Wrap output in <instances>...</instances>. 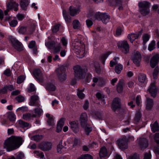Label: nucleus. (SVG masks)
I'll return each mask as SVG.
<instances>
[{
	"instance_id": "40",
	"label": "nucleus",
	"mask_w": 159,
	"mask_h": 159,
	"mask_svg": "<svg viewBox=\"0 0 159 159\" xmlns=\"http://www.w3.org/2000/svg\"><path fill=\"white\" fill-rule=\"evenodd\" d=\"M111 53L110 52H107L106 54L102 55L101 57V61L103 64L104 65L105 61L108 56L111 54Z\"/></svg>"
},
{
	"instance_id": "15",
	"label": "nucleus",
	"mask_w": 159,
	"mask_h": 159,
	"mask_svg": "<svg viewBox=\"0 0 159 159\" xmlns=\"http://www.w3.org/2000/svg\"><path fill=\"white\" fill-rule=\"evenodd\" d=\"M39 99V98L38 96L36 95L32 96L30 97V100L29 102L30 105L32 106H34L37 107H39L40 104L37 102Z\"/></svg>"
},
{
	"instance_id": "23",
	"label": "nucleus",
	"mask_w": 159,
	"mask_h": 159,
	"mask_svg": "<svg viewBox=\"0 0 159 159\" xmlns=\"http://www.w3.org/2000/svg\"><path fill=\"white\" fill-rule=\"evenodd\" d=\"M124 81L121 80H120L116 85V89L119 93H121L123 89V86L124 85Z\"/></svg>"
},
{
	"instance_id": "2",
	"label": "nucleus",
	"mask_w": 159,
	"mask_h": 159,
	"mask_svg": "<svg viewBox=\"0 0 159 159\" xmlns=\"http://www.w3.org/2000/svg\"><path fill=\"white\" fill-rule=\"evenodd\" d=\"M88 16L91 19L93 17H94L98 20H102L104 24H106L108 23L110 19V16L107 13H101L100 12H98L95 13L94 11H89Z\"/></svg>"
},
{
	"instance_id": "19",
	"label": "nucleus",
	"mask_w": 159,
	"mask_h": 159,
	"mask_svg": "<svg viewBox=\"0 0 159 159\" xmlns=\"http://www.w3.org/2000/svg\"><path fill=\"white\" fill-rule=\"evenodd\" d=\"M19 5L16 2H9L7 4V6L8 9H13L15 11H17L18 10Z\"/></svg>"
},
{
	"instance_id": "30",
	"label": "nucleus",
	"mask_w": 159,
	"mask_h": 159,
	"mask_svg": "<svg viewBox=\"0 0 159 159\" xmlns=\"http://www.w3.org/2000/svg\"><path fill=\"white\" fill-rule=\"evenodd\" d=\"M81 127L84 129L85 134L88 135L92 130V128L90 127V125L88 123L85 124L84 126Z\"/></svg>"
},
{
	"instance_id": "18",
	"label": "nucleus",
	"mask_w": 159,
	"mask_h": 159,
	"mask_svg": "<svg viewBox=\"0 0 159 159\" xmlns=\"http://www.w3.org/2000/svg\"><path fill=\"white\" fill-rule=\"evenodd\" d=\"M88 120V116L87 113L86 112L82 113L80 116V119L81 126H84L85 125L88 123H87Z\"/></svg>"
},
{
	"instance_id": "34",
	"label": "nucleus",
	"mask_w": 159,
	"mask_h": 159,
	"mask_svg": "<svg viewBox=\"0 0 159 159\" xmlns=\"http://www.w3.org/2000/svg\"><path fill=\"white\" fill-rule=\"evenodd\" d=\"M46 89L49 92L54 91L56 89L55 86L53 84H47Z\"/></svg>"
},
{
	"instance_id": "11",
	"label": "nucleus",
	"mask_w": 159,
	"mask_h": 159,
	"mask_svg": "<svg viewBox=\"0 0 159 159\" xmlns=\"http://www.w3.org/2000/svg\"><path fill=\"white\" fill-rule=\"evenodd\" d=\"M52 144L49 142H42L39 145V148L43 151H47L52 148Z\"/></svg>"
},
{
	"instance_id": "63",
	"label": "nucleus",
	"mask_w": 159,
	"mask_h": 159,
	"mask_svg": "<svg viewBox=\"0 0 159 159\" xmlns=\"http://www.w3.org/2000/svg\"><path fill=\"white\" fill-rule=\"evenodd\" d=\"M95 71L97 73L99 74L101 71L100 66L98 64H97L95 66Z\"/></svg>"
},
{
	"instance_id": "12",
	"label": "nucleus",
	"mask_w": 159,
	"mask_h": 159,
	"mask_svg": "<svg viewBox=\"0 0 159 159\" xmlns=\"http://www.w3.org/2000/svg\"><path fill=\"white\" fill-rule=\"evenodd\" d=\"M11 42L13 47L18 51L23 50V47L21 43L15 39H12Z\"/></svg>"
},
{
	"instance_id": "26",
	"label": "nucleus",
	"mask_w": 159,
	"mask_h": 159,
	"mask_svg": "<svg viewBox=\"0 0 159 159\" xmlns=\"http://www.w3.org/2000/svg\"><path fill=\"white\" fill-rule=\"evenodd\" d=\"M35 115L31 114L30 113H26L23 115V118L26 120H29L31 119L32 117H35Z\"/></svg>"
},
{
	"instance_id": "50",
	"label": "nucleus",
	"mask_w": 159,
	"mask_h": 159,
	"mask_svg": "<svg viewBox=\"0 0 159 159\" xmlns=\"http://www.w3.org/2000/svg\"><path fill=\"white\" fill-rule=\"evenodd\" d=\"M77 159H93L92 157L89 154H85L81 156Z\"/></svg>"
},
{
	"instance_id": "29",
	"label": "nucleus",
	"mask_w": 159,
	"mask_h": 159,
	"mask_svg": "<svg viewBox=\"0 0 159 159\" xmlns=\"http://www.w3.org/2000/svg\"><path fill=\"white\" fill-rule=\"evenodd\" d=\"M107 151L106 148L105 147H102L100 149L99 153L100 157H104L107 155Z\"/></svg>"
},
{
	"instance_id": "45",
	"label": "nucleus",
	"mask_w": 159,
	"mask_h": 159,
	"mask_svg": "<svg viewBox=\"0 0 159 159\" xmlns=\"http://www.w3.org/2000/svg\"><path fill=\"white\" fill-rule=\"evenodd\" d=\"M155 41L152 40L149 44L148 47V49L149 51H152L155 48Z\"/></svg>"
},
{
	"instance_id": "16",
	"label": "nucleus",
	"mask_w": 159,
	"mask_h": 159,
	"mask_svg": "<svg viewBox=\"0 0 159 159\" xmlns=\"http://www.w3.org/2000/svg\"><path fill=\"white\" fill-rule=\"evenodd\" d=\"M159 59V55L157 54L154 55L151 58L150 61V65L152 68H154L158 63Z\"/></svg>"
},
{
	"instance_id": "5",
	"label": "nucleus",
	"mask_w": 159,
	"mask_h": 159,
	"mask_svg": "<svg viewBox=\"0 0 159 159\" xmlns=\"http://www.w3.org/2000/svg\"><path fill=\"white\" fill-rule=\"evenodd\" d=\"M72 49L76 51L77 54H82L84 50V45L81 41L76 42L73 44Z\"/></svg>"
},
{
	"instance_id": "41",
	"label": "nucleus",
	"mask_w": 159,
	"mask_h": 159,
	"mask_svg": "<svg viewBox=\"0 0 159 159\" xmlns=\"http://www.w3.org/2000/svg\"><path fill=\"white\" fill-rule=\"evenodd\" d=\"M73 27L74 29H77L80 26V24L79 21L78 20H74L72 23Z\"/></svg>"
},
{
	"instance_id": "17",
	"label": "nucleus",
	"mask_w": 159,
	"mask_h": 159,
	"mask_svg": "<svg viewBox=\"0 0 159 159\" xmlns=\"http://www.w3.org/2000/svg\"><path fill=\"white\" fill-rule=\"evenodd\" d=\"M148 91L150 94L151 96L154 98L156 96L157 90L156 88L154 83H152L148 89Z\"/></svg>"
},
{
	"instance_id": "57",
	"label": "nucleus",
	"mask_w": 159,
	"mask_h": 159,
	"mask_svg": "<svg viewBox=\"0 0 159 159\" xmlns=\"http://www.w3.org/2000/svg\"><path fill=\"white\" fill-rule=\"evenodd\" d=\"M128 159H139V156L136 153L129 156Z\"/></svg>"
},
{
	"instance_id": "8",
	"label": "nucleus",
	"mask_w": 159,
	"mask_h": 159,
	"mask_svg": "<svg viewBox=\"0 0 159 159\" xmlns=\"http://www.w3.org/2000/svg\"><path fill=\"white\" fill-rule=\"evenodd\" d=\"M128 139L125 137L119 139L117 140L118 145L121 150H124L127 148Z\"/></svg>"
},
{
	"instance_id": "33",
	"label": "nucleus",
	"mask_w": 159,
	"mask_h": 159,
	"mask_svg": "<svg viewBox=\"0 0 159 159\" xmlns=\"http://www.w3.org/2000/svg\"><path fill=\"white\" fill-rule=\"evenodd\" d=\"M38 107V108H35L34 109L35 114H33V115H35L36 117L37 116H40L43 112L42 109L39 107Z\"/></svg>"
},
{
	"instance_id": "13",
	"label": "nucleus",
	"mask_w": 159,
	"mask_h": 159,
	"mask_svg": "<svg viewBox=\"0 0 159 159\" xmlns=\"http://www.w3.org/2000/svg\"><path fill=\"white\" fill-rule=\"evenodd\" d=\"M120 100L118 98H115L113 101L112 107L113 111L115 112L120 108Z\"/></svg>"
},
{
	"instance_id": "59",
	"label": "nucleus",
	"mask_w": 159,
	"mask_h": 159,
	"mask_svg": "<svg viewBox=\"0 0 159 159\" xmlns=\"http://www.w3.org/2000/svg\"><path fill=\"white\" fill-rule=\"evenodd\" d=\"M36 46V43L34 41H31L28 45V47L30 48H32Z\"/></svg>"
},
{
	"instance_id": "21",
	"label": "nucleus",
	"mask_w": 159,
	"mask_h": 159,
	"mask_svg": "<svg viewBox=\"0 0 159 159\" xmlns=\"http://www.w3.org/2000/svg\"><path fill=\"white\" fill-rule=\"evenodd\" d=\"M72 129L75 133H77L79 130L78 123L75 121H73L70 123Z\"/></svg>"
},
{
	"instance_id": "39",
	"label": "nucleus",
	"mask_w": 159,
	"mask_h": 159,
	"mask_svg": "<svg viewBox=\"0 0 159 159\" xmlns=\"http://www.w3.org/2000/svg\"><path fill=\"white\" fill-rule=\"evenodd\" d=\"M146 78L145 75L143 74H140L139 75L138 80L139 82L142 83L144 82Z\"/></svg>"
},
{
	"instance_id": "36",
	"label": "nucleus",
	"mask_w": 159,
	"mask_h": 159,
	"mask_svg": "<svg viewBox=\"0 0 159 159\" xmlns=\"http://www.w3.org/2000/svg\"><path fill=\"white\" fill-rule=\"evenodd\" d=\"M45 45L49 49H52L55 47V42L54 41L48 42L45 43Z\"/></svg>"
},
{
	"instance_id": "61",
	"label": "nucleus",
	"mask_w": 159,
	"mask_h": 159,
	"mask_svg": "<svg viewBox=\"0 0 159 159\" xmlns=\"http://www.w3.org/2000/svg\"><path fill=\"white\" fill-rule=\"evenodd\" d=\"M17 21L16 20H13L9 22L10 25L12 27H15L17 24Z\"/></svg>"
},
{
	"instance_id": "1",
	"label": "nucleus",
	"mask_w": 159,
	"mask_h": 159,
	"mask_svg": "<svg viewBox=\"0 0 159 159\" xmlns=\"http://www.w3.org/2000/svg\"><path fill=\"white\" fill-rule=\"evenodd\" d=\"M22 143V138L12 136L5 141L4 148H6L8 151H10L19 148Z\"/></svg>"
},
{
	"instance_id": "60",
	"label": "nucleus",
	"mask_w": 159,
	"mask_h": 159,
	"mask_svg": "<svg viewBox=\"0 0 159 159\" xmlns=\"http://www.w3.org/2000/svg\"><path fill=\"white\" fill-rule=\"evenodd\" d=\"M154 139L157 144H159V133H156L154 134Z\"/></svg>"
},
{
	"instance_id": "32",
	"label": "nucleus",
	"mask_w": 159,
	"mask_h": 159,
	"mask_svg": "<svg viewBox=\"0 0 159 159\" xmlns=\"http://www.w3.org/2000/svg\"><path fill=\"white\" fill-rule=\"evenodd\" d=\"M152 130L153 133L159 131V126L158 123L156 121L152 125Z\"/></svg>"
},
{
	"instance_id": "52",
	"label": "nucleus",
	"mask_w": 159,
	"mask_h": 159,
	"mask_svg": "<svg viewBox=\"0 0 159 159\" xmlns=\"http://www.w3.org/2000/svg\"><path fill=\"white\" fill-rule=\"evenodd\" d=\"M35 28V24H31L29 30V34L31 35L32 34L34 31Z\"/></svg>"
},
{
	"instance_id": "3",
	"label": "nucleus",
	"mask_w": 159,
	"mask_h": 159,
	"mask_svg": "<svg viewBox=\"0 0 159 159\" xmlns=\"http://www.w3.org/2000/svg\"><path fill=\"white\" fill-rule=\"evenodd\" d=\"M138 6L139 12L143 16H145L149 14L150 6L149 2L147 1L140 2L139 3Z\"/></svg>"
},
{
	"instance_id": "25",
	"label": "nucleus",
	"mask_w": 159,
	"mask_h": 159,
	"mask_svg": "<svg viewBox=\"0 0 159 159\" xmlns=\"http://www.w3.org/2000/svg\"><path fill=\"white\" fill-rule=\"evenodd\" d=\"M29 4V1L28 0H21L20 1V7L23 10H25L27 9Z\"/></svg>"
},
{
	"instance_id": "48",
	"label": "nucleus",
	"mask_w": 159,
	"mask_h": 159,
	"mask_svg": "<svg viewBox=\"0 0 159 159\" xmlns=\"http://www.w3.org/2000/svg\"><path fill=\"white\" fill-rule=\"evenodd\" d=\"M150 36V35L148 34L143 35V45H145L146 42L149 40Z\"/></svg>"
},
{
	"instance_id": "37",
	"label": "nucleus",
	"mask_w": 159,
	"mask_h": 159,
	"mask_svg": "<svg viewBox=\"0 0 159 159\" xmlns=\"http://www.w3.org/2000/svg\"><path fill=\"white\" fill-rule=\"evenodd\" d=\"M122 2L121 0H116V4L115 7L118 6V9L119 10H122L123 7L122 6Z\"/></svg>"
},
{
	"instance_id": "49",
	"label": "nucleus",
	"mask_w": 159,
	"mask_h": 159,
	"mask_svg": "<svg viewBox=\"0 0 159 159\" xmlns=\"http://www.w3.org/2000/svg\"><path fill=\"white\" fill-rule=\"evenodd\" d=\"M122 66L120 64L116 65L115 67V70L116 72L119 74L120 73L121 71L122 70Z\"/></svg>"
},
{
	"instance_id": "7",
	"label": "nucleus",
	"mask_w": 159,
	"mask_h": 159,
	"mask_svg": "<svg viewBox=\"0 0 159 159\" xmlns=\"http://www.w3.org/2000/svg\"><path fill=\"white\" fill-rule=\"evenodd\" d=\"M118 48L125 54H127L129 52V46L127 42L124 40L119 42L117 44Z\"/></svg>"
},
{
	"instance_id": "20",
	"label": "nucleus",
	"mask_w": 159,
	"mask_h": 159,
	"mask_svg": "<svg viewBox=\"0 0 159 159\" xmlns=\"http://www.w3.org/2000/svg\"><path fill=\"white\" fill-rule=\"evenodd\" d=\"M69 11L70 15L72 16H74L78 13H79L80 11V7H75L70 6L69 8Z\"/></svg>"
},
{
	"instance_id": "53",
	"label": "nucleus",
	"mask_w": 159,
	"mask_h": 159,
	"mask_svg": "<svg viewBox=\"0 0 159 159\" xmlns=\"http://www.w3.org/2000/svg\"><path fill=\"white\" fill-rule=\"evenodd\" d=\"M25 79V77L24 75H20L17 79V83L18 84H21L24 81Z\"/></svg>"
},
{
	"instance_id": "24",
	"label": "nucleus",
	"mask_w": 159,
	"mask_h": 159,
	"mask_svg": "<svg viewBox=\"0 0 159 159\" xmlns=\"http://www.w3.org/2000/svg\"><path fill=\"white\" fill-rule=\"evenodd\" d=\"M62 140H61L60 141L58 144L57 145V151L58 153H61L62 152H64V150H62L63 148H65V149H66V148L64 147L62 145Z\"/></svg>"
},
{
	"instance_id": "58",
	"label": "nucleus",
	"mask_w": 159,
	"mask_h": 159,
	"mask_svg": "<svg viewBox=\"0 0 159 159\" xmlns=\"http://www.w3.org/2000/svg\"><path fill=\"white\" fill-rule=\"evenodd\" d=\"M122 31V28L120 27H118L117 28L116 32V34L117 36L120 35L121 34Z\"/></svg>"
},
{
	"instance_id": "9",
	"label": "nucleus",
	"mask_w": 159,
	"mask_h": 159,
	"mask_svg": "<svg viewBox=\"0 0 159 159\" xmlns=\"http://www.w3.org/2000/svg\"><path fill=\"white\" fill-rule=\"evenodd\" d=\"M138 146L141 150H144L148 147V141L147 139L144 138H140L138 143Z\"/></svg>"
},
{
	"instance_id": "56",
	"label": "nucleus",
	"mask_w": 159,
	"mask_h": 159,
	"mask_svg": "<svg viewBox=\"0 0 159 159\" xmlns=\"http://www.w3.org/2000/svg\"><path fill=\"white\" fill-rule=\"evenodd\" d=\"M102 113L99 112H97L96 113L94 117L96 119L101 120L102 119Z\"/></svg>"
},
{
	"instance_id": "47",
	"label": "nucleus",
	"mask_w": 159,
	"mask_h": 159,
	"mask_svg": "<svg viewBox=\"0 0 159 159\" xmlns=\"http://www.w3.org/2000/svg\"><path fill=\"white\" fill-rule=\"evenodd\" d=\"M84 89L81 90H80L79 89L78 90L77 95L79 98L80 99H82L85 97V95L82 93V92L84 91Z\"/></svg>"
},
{
	"instance_id": "10",
	"label": "nucleus",
	"mask_w": 159,
	"mask_h": 159,
	"mask_svg": "<svg viewBox=\"0 0 159 159\" xmlns=\"http://www.w3.org/2000/svg\"><path fill=\"white\" fill-rule=\"evenodd\" d=\"M33 74L34 77L39 82L42 83L43 82L44 78L40 69H35L33 71Z\"/></svg>"
},
{
	"instance_id": "28",
	"label": "nucleus",
	"mask_w": 159,
	"mask_h": 159,
	"mask_svg": "<svg viewBox=\"0 0 159 159\" xmlns=\"http://www.w3.org/2000/svg\"><path fill=\"white\" fill-rule=\"evenodd\" d=\"M153 104L152 99L150 98H147V103L146 109L148 110H150L153 107Z\"/></svg>"
},
{
	"instance_id": "54",
	"label": "nucleus",
	"mask_w": 159,
	"mask_h": 159,
	"mask_svg": "<svg viewBox=\"0 0 159 159\" xmlns=\"http://www.w3.org/2000/svg\"><path fill=\"white\" fill-rule=\"evenodd\" d=\"M16 99L18 102H21L24 101L25 98L21 95H20L16 97Z\"/></svg>"
},
{
	"instance_id": "22",
	"label": "nucleus",
	"mask_w": 159,
	"mask_h": 159,
	"mask_svg": "<svg viewBox=\"0 0 159 159\" xmlns=\"http://www.w3.org/2000/svg\"><path fill=\"white\" fill-rule=\"evenodd\" d=\"M65 120V119L63 118H61L58 121L57 127L56 131L57 132H60L62 129L63 126L64 125V121Z\"/></svg>"
},
{
	"instance_id": "51",
	"label": "nucleus",
	"mask_w": 159,
	"mask_h": 159,
	"mask_svg": "<svg viewBox=\"0 0 159 159\" xmlns=\"http://www.w3.org/2000/svg\"><path fill=\"white\" fill-rule=\"evenodd\" d=\"M27 31V27L25 26L21 27L18 30L19 32L21 34H24Z\"/></svg>"
},
{
	"instance_id": "43",
	"label": "nucleus",
	"mask_w": 159,
	"mask_h": 159,
	"mask_svg": "<svg viewBox=\"0 0 159 159\" xmlns=\"http://www.w3.org/2000/svg\"><path fill=\"white\" fill-rule=\"evenodd\" d=\"M159 72V68L158 67L156 66L154 70L153 73V76L154 79H156L157 78V75Z\"/></svg>"
},
{
	"instance_id": "62",
	"label": "nucleus",
	"mask_w": 159,
	"mask_h": 159,
	"mask_svg": "<svg viewBox=\"0 0 159 159\" xmlns=\"http://www.w3.org/2000/svg\"><path fill=\"white\" fill-rule=\"evenodd\" d=\"M35 88L34 85L32 84H30V86L28 89V91L29 92H31L34 91Z\"/></svg>"
},
{
	"instance_id": "27",
	"label": "nucleus",
	"mask_w": 159,
	"mask_h": 159,
	"mask_svg": "<svg viewBox=\"0 0 159 159\" xmlns=\"http://www.w3.org/2000/svg\"><path fill=\"white\" fill-rule=\"evenodd\" d=\"M63 15L67 23H70L71 22V18L68 15L66 11L64 10L63 11Z\"/></svg>"
},
{
	"instance_id": "55",
	"label": "nucleus",
	"mask_w": 159,
	"mask_h": 159,
	"mask_svg": "<svg viewBox=\"0 0 159 159\" xmlns=\"http://www.w3.org/2000/svg\"><path fill=\"white\" fill-rule=\"evenodd\" d=\"M34 153L36 154L37 156L40 157L41 158H43L44 157L43 153L41 152L35 151L34 152Z\"/></svg>"
},
{
	"instance_id": "64",
	"label": "nucleus",
	"mask_w": 159,
	"mask_h": 159,
	"mask_svg": "<svg viewBox=\"0 0 159 159\" xmlns=\"http://www.w3.org/2000/svg\"><path fill=\"white\" fill-rule=\"evenodd\" d=\"M24 157V155L22 152H20L17 155L16 159H22Z\"/></svg>"
},
{
	"instance_id": "35",
	"label": "nucleus",
	"mask_w": 159,
	"mask_h": 159,
	"mask_svg": "<svg viewBox=\"0 0 159 159\" xmlns=\"http://www.w3.org/2000/svg\"><path fill=\"white\" fill-rule=\"evenodd\" d=\"M7 117L12 122L14 121L16 119L15 115L11 112L8 113Z\"/></svg>"
},
{
	"instance_id": "31",
	"label": "nucleus",
	"mask_w": 159,
	"mask_h": 159,
	"mask_svg": "<svg viewBox=\"0 0 159 159\" xmlns=\"http://www.w3.org/2000/svg\"><path fill=\"white\" fill-rule=\"evenodd\" d=\"M138 37V35L133 33L129 34L127 36L128 38L130 39V41L132 43H133L134 40Z\"/></svg>"
},
{
	"instance_id": "46",
	"label": "nucleus",
	"mask_w": 159,
	"mask_h": 159,
	"mask_svg": "<svg viewBox=\"0 0 159 159\" xmlns=\"http://www.w3.org/2000/svg\"><path fill=\"white\" fill-rule=\"evenodd\" d=\"M141 116V113L139 111L137 112V113L135 115V117L134 118L135 122L136 123H138L139 122Z\"/></svg>"
},
{
	"instance_id": "4",
	"label": "nucleus",
	"mask_w": 159,
	"mask_h": 159,
	"mask_svg": "<svg viewBox=\"0 0 159 159\" xmlns=\"http://www.w3.org/2000/svg\"><path fill=\"white\" fill-rule=\"evenodd\" d=\"M58 78L61 82H63L66 79V70L64 66H61L56 70Z\"/></svg>"
},
{
	"instance_id": "14",
	"label": "nucleus",
	"mask_w": 159,
	"mask_h": 159,
	"mask_svg": "<svg viewBox=\"0 0 159 159\" xmlns=\"http://www.w3.org/2000/svg\"><path fill=\"white\" fill-rule=\"evenodd\" d=\"M141 57L140 54L137 51L134 52V53L132 60L134 63L137 66H139V64L141 61Z\"/></svg>"
},
{
	"instance_id": "38",
	"label": "nucleus",
	"mask_w": 159,
	"mask_h": 159,
	"mask_svg": "<svg viewBox=\"0 0 159 159\" xmlns=\"http://www.w3.org/2000/svg\"><path fill=\"white\" fill-rule=\"evenodd\" d=\"M19 124L20 126L22 128L29 127L30 126V124L22 120H20L19 121Z\"/></svg>"
},
{
	"instance_id": "6",
	"label": "nucleus",
	"mask_w": 159,
	"mask_h": 159,
	"mask_svg": "<svg viewBox=\"0 0 159 159\" xmlns=\"http://www.w3.org/2000/svg\"><path fill=\"white\" fill-rule=\"evenodd\" d=\"M75 73V77L76 79H82L84 78L85 72L81 67L79 65L76 66L74 67Z\"/></svg>"
},
{
	"instance_id": "44",
	"label": "nucleus",
	"mask_w": 159,
	"mask_h": 159,
	"mask_svg": "<svg viewBox=\"0 0 159 159\" xmlns=\"http://www.w3.org/2000/svg\"><path fill=\"white\" fill-rule=\"evenodd\" d=\"M32 138L34 141L38 142L43 139V136L42 135H36L33 136Z\"/></svg>"
},
{
	"instance_id": "42",
	"label": "nucleus",
	"mask_w": 159,
	"mask_h": 159,
	"mask_svg": "<svg viewBox=\"0 0 159 159\" xmlns=\"http://www.w3.org/2000/svg\"><path fill=\"white\" fill-rule=\"evenodd\" d=\"M94 145H96V143L93 142L92 143L89 144L88 147L85 145L83 146L82 147L83 150L85 151H88L89 150V148L91 147H93Z\"/></svg>"
}]
</instances>
